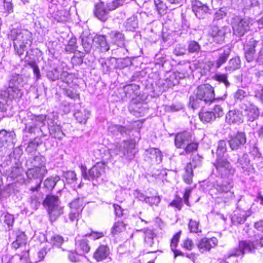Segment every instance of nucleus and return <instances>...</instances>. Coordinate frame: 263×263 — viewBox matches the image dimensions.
Here are the masks:
<instances>
[{"label":"nucleus","mask_w":263,"mask_h":263,"mask_svg":"<svg viewBox=\"0 0 263 263\" xmlns=\"http://www.w3.org/2000/svg\"><path fill=\"white\" fill-rule=\"evenodd\" d=\"M13 41L14 51L20 58L26 52L27 56L28 49L32 44V33L27 29L13 28L9 35Z\"/></svg>","instance_id":"nucleus-1"},{"label":"nucleus","mask_w":263,"mask_h":263,"mask_svg":"<svg viewBox=\"0 0 263 263\" xmlns=\"http://www.w3.org/2000/svg\"><path fill=\"white\" fill-rule=\"evenodd\" d=\"M214 88L206 84L198 87L195 96L190 98V105L193 109L203 107L204 104L211 103L214 100Z\"/></svg>","instance_id":"nucleus-2"},{"label":"nucleus","mask_w":263,"mask_h":263,"mask_svg":"<svg viewBox=\"0 0 263 263\" xmlns=\"http://www.w3.org/2000/svg\"><path fill=\"white\" fill-rule=\"evenodd\" d=\"M22 80L19 75L12 76L8 84V87L1 92V96L5 102H0L5 104L8 100H16L21 98L23 91L21 88L20 82ZM7 107V105H6Z\"/></svg>","instance_id":"nucleus-3"},{"label":"nucleus","mask_w":263,"mask_h":263,"mask_svg":"<svg viewBox=\"0 0 263 263\" xmlns=\"http://www.w3.org/2000/svg\"><path fill=\"white\" fill-rule=\"evenodd\" d=\"M32 163L34 167L29 169L26 172L27 178L30 180L42 178L47 173L45 166V158L41 155L35 156Z\"/></svg>","instance_id":"nucleus-4"},{"label":"nucleus","mask_w":263,"mask_h":263,"mask_svg":"<svg viewBox=\"0 0 263 263\" xmlns=\"http://www.w3.org/2000/svg\"><path fill=\"white\" fill-rule=\"evenodd\" d=\"M43 205L48 211L51 221L55 220L63 213V208L60 205L57 196H47L44 200Z\"/></svg>","instance_id":"nucleus-5"},{"label":"nucleus","mask_w":263,"mask_h":263,"mask_svg":"<svg viewBox=\"0 0 263 263\" xmlns=\"http://www.w3.org/2000/svg\"><path fill=\"white\" fill-rule=\"evenodd\" d=\"M135 147V142L133 140L123 141L119 145L116 146L115 148H110L109 153L111 156L113 155H120L127 159H132L135 156L133 151Z\"/></svg>","instance_id":"nucleus-6"},{"label":"nucleus","mask_w":263,"mask_h":263,"mask_svg":"<svg viewBox=\"0 0 263 263\" xmlns=\"http://www.w3.org/2000/svg\"><path fill=\"white\" fill-rule=\"evenodd\" d=\"M232 185L230 183L226 184L216 182L213 185V188L211 190V194L216 191V194L217 198H221L224 203L229 202L234 197L233 192L231 191Z\"/></svg>","instance_id":"nucleus-7"},{"label":"nucleus","mask_w":263,"mask_h":263,"mask_svg":"<svg viewBox=\"0 0 263 263\" xmlns=\"http://www.w3.org/2000/svg\"><path fill=\"white\" fill-rule=\"evenodd\" d=\"M253 23V20L250 18H234L232 24L234 34L238 36H243L249 30Z\"/></svg>","instance_id":"nucleus-8"},{"label":"nucleus","mask_w":263,"mask_h":263,"mask_svg":"<svg viewBox=\"0 0 263 263\" xmlns=\"http://www.w3.org/2000/svg\"><path fill=\"white\" fill-rule=\"evenodd\" d=\"M214 165L216 169L217 174L221 178H228L235 172V169L225 158L216 159Z\"/></svg>","instance_id":"nucleus-9"},{"label":"nucleus","mask_w":263,"mask_h":263,"mask_svg":"<svg viewBox=\"0 0 263 263\" xmlns=\"http://www.w3.org/2000/svg\"><path fill=\"white\" fill-rule=\"evenodd\" d=\"M105 166L104 163L98 162L89 170L88 173H87L86 167L81 166L82 176L84 179L87 180L98 178L105 172Z\"/></svg>","instance_id":"nucleus-10"},{"label":"nucleus","mask_w":263,"mask_h":263,"mask_svg":"<svg viewBox=\"0 0 263 263\" xmlns=\"http://www.w3.org/2000/svg\"><path fill=\"white\" fill-rule=\"evenodd\" d=\"M240 108L243 116L248 121L253 122L259 117V110L258 108L250 102L242 103Z\"/></svg>","instance_id":"nucleus-11"},{"label":"nucleus","mask_w":263,"mask_h":263,"mask_svg":"<svg viewBox=\"0 0 263 263\" xmlns=\"http://www.w3.org/2000/svg\"><path fill=\"white\" fill-rule=\"evenodd\" d=\"M28 118L30 122L26 123V128L28 129V132L33 133L37 128H41L45 125V122L46 119V116L40 115L36 116L32 114H28Z\"/></svg>","instance_id":"nucleus-12"},{"label":"nucleus","mask_w":263,"mask_h":263,"mask_svg":"<svg viewBox=\"0 0 263 263\" xmlns=\"http://www.w3.org/2000/svg\"><path fill=\"white\" fill-rule=\"evenodd\" d=\"M16 239L11 243L12 248L15 250L18 248H25V251L21 254V258H27L28 256V250L26 249L27 237L23 232L17 231L15 232Z\"/></svg>","instance_id":"nucleus-13"},{"label":"nucleus","mask_w":263,"mask_h":263,"mask_svg":"<svg viewBox=\"0 0 263 263\" xmlns=\"http://www.w3.org/2000/svg\"><path fill=\"white\" fill-rule=\"evenodd\" d=\"M192 9L196 16L199 19L204 18L210 11L209 7L206 4L197 0L192 2Z\"/></svg>","instance_id":"nucleus-14"},{"label":"nucleus","mask_w":263,"mask_h":263,"mask_svg":"<svg viewBox=\"0 0 263 263\" xmlns=\"http://www.w3.org/2000/svg\"><path fill=\"white\" fill-rule=\"evenodd\" d=\"M218 243V240L216 237L210 239L203 238L199 240L197 246L201 253L209 251L211 248L215 247Z\"/></svg>","instance_id":"nucleus-15"},{"label":"nucleus","mask_w":263,"mask_h":263,"mask_svg":"<svg viewBox=\"0 0 263 263\" xmlns=\"http://www.w3.org/2000/svg\"><path fill=\"white\" fill-rule=\"evenodd\" d=\"M246 142V136L243 133L238 132L229 141V145L232 150L237 149Z\"/></svg>","instance_id":"nucleus-16"},{"label":"nucleus","mask_w":263,"mask_h":263,"mask_svg":"<svg viewBox=\"0 0 263 263\" xmlns=\"http://www.w3.org/2000/svg\"><path fill=\"white\" fill-rule=\"evenodd\" d=\"M192 141L191 134L189 132L178 133L176 135L175 144L177 148H184L186 145Z\"/></svg>","instance_id":"nucleus-17"},{"label":"nucleus","mask_w":263,"mask_h":263,"mask_svg":"<svg viewBox=\"0 0 263 263\" xmlns=\"http://www.w3.org/2000/svg\"><path fill=\"white\" fill-rule=\"evenodd\" d=\"M15 134L13 132H7L5 130L0 132V147L7 148L13 145V138Z\"/></svg>","instance_id":"nucleus-18"},{"label":"nucleus","mask_w":263,"mask_h":263,"mask_svg":"<svg viewBox=\"0 0 263 263\" xmlns=\"http://www.w3.org/2000/svg\"><path fill=\"white\" fill-rule=\"evenodd\" d=\"M82 45L87 53L90 52L93 46L95 44V36L93 37L90 33L83 32L81 36Z\"/></svg>","instance_id":"nucleus-19"},{"label":"nucleus","mask_w":263,"mask_h":263,"mask_svg":"<svg viewBox=\"0 0 263 263\" xmlns=\"http://www.w3.org/2000/svg\"><path fill=\"white\" fill-rule=\"evenodd\" d=\"M209 34L213 37L214 42L220 43L224 40L226 29L223 27L219 28L217 26H213L211 27Z\"/></svg>","instance_id":"nucleus-20"},{"label":"nucleus","mask_w":263,"mask_h":263,"mask_svg":"<svg viewBox=\"0 0 263 263\" xmlns=\"http://www.w3.org/2000/svg\"><path fill=\"white\" fill-rule=\"evenodd\" d=\"M198 159L199 158L197 156ZM201 162L200 160H198L197 163L194 162V159H193L192 162L187 164L185 167V173L183 175V179L185 183L187 184H191L192 182V178L193 176V167L195 168L200 164Z\"/></svg>","instance_id":"nucleus-21"},{"label":"nucleus","mask_w":263,"mask_h":263,"mask_svg":"<svg viewBox=\"0 0 263 263\" xmlns=\"http://www.w3.org/2000/svg\"><path fill=\"white\" fill-rule=\"evenodd\" d=\"M255 249L254 245L249 241H241L239 245V250H236L231 255L240 256L246 253L251 252Z\"/></svg>","instance_id":"nucleus-22"},{"label":"nucleus","mask_w":263,"mask_h":263,"mask_svg":"<svg viewBox=\"0 0 263 263\" xmlns=\"http://www.w3.org/2000/svg\"><path fill=\"white\" fill-rule=\"evenodd\" d=\"M226 121L230 124H240L243 122L242 112L236 110H230L227 115Z\"/></svg>","instance_id":"nucleus-23"},{"label":"nucleus","mask_w":263,"mask_h":263,"mask_svg":"<svg viewBox=\"0 0 263 263\" xmlns=\"http://www.w3.org/2000/svg\"><path fill=\"white\" fill-rule=\"evenodd\" d=\"M111 42L119 47L124 45V36L123 34L117 30H111L108 33Z\"/></svg>","instance_id":"nucleus-24"},{"label":"nucleus","mask_w":263,"mask_h":263,"mask_svg":"<svg viewBox=\"0 0 263 263\" xmlns=\"http://www.w3.org/2000/svg\"><path fill=\"white\" fill-rule=\"evenodd\" d=\"M109 254V249L107 246L101 245L93 253V258L98 262L106 259Z\"/></svg>","instance_id":"nucleus-25"},{"label":"nucleus","mask_w":263,"mask_h":263,"mask_svg":"<svg viewBox=\"0 0 263 263\" xmlns=\"http://www.w3.org/2000/svg\"><path fill=\"white\" fill-rule=\"evenodd\" d=\"M256 44L257 42L252 39L249 41V43L245 46V58L249 62L252 61L254 58V55Z\"/></svg>","instance_id":"nucleus-26"},{"label":"nucleus","mask_w":263,"mask_h":263,"mask_svg":"<svg viewBox=\"0 0 263 263\" xmlns=\"http://www.w3.org/2000/svg\"><path fill=\"white\" fill-rule=\"evenodd\" d=\"M145 155L152 160V162L159 163L162 161V155L158 148H150L145 151Z\"/></svg>","instance_id":"nucleus-27"},{"label":"nucleus","mask_w":263,"mask_h":263,"mask_svg":"<svg viewBox=\"0 0 263 263\" xmlns=\"http://www.w3.org/2000/svg\"><path fill=\"white\" fill-rule=\"evenodd\" d=\"M230 53L231 50L229 48L224 49L222 52L219 53L217 59L213 62L212 66L216 69L219 68L227 61Z\"/></svg>","instance_id":"nucleus-28"},{"label":"nucleus","mask_w":263,"mask_h":263,"mask_svg":"<svg viewBox=\"0 0 263 263\" xmlns=\"http://www.w3.org/2000/svg\"><path fill=\"white\" fill-rule=\"evenodd\" d=\"M13 12L11 0H0V14L5 17Z\"/></svg>","instance_id":"nucleus-29"},{"label":"nucleus","mask_w":263,"mask_h":263,"mask_svg":"<svg viewBox=\"0 0 263 263\" xmlns=\"http://www.w3.org/2000/svg\"><path fill=\"white\" fill-rule=\"evenodd\" d=\"M95 43L94 47L100 48L102 52H106L109 49V45L107 44L104 35L95 36Z\"/></svg>","instance_id":"nucleus-30"},{"label":"nucleus","mask_w":263,"mask_h":263,"mask_svg":"<svg viewBox=\"0 0 263 263\" xmlns=\"http://www.w3.org/2000/svg\"><path fill=\"white\" fill-rule=\"evenodd\" d=\"M250 214V211H247L245 210L240 211V213L236 211L231 219L234 224H241L246 220L247 217H249Z\"/></svg>","instance_id":"nucleus-31"},{"label":"nucleus","mask_w":263,"mask_h":263,"mask_svg":"<svg viewBox=\"0 0 263 263\" xmlns=\"http://www.w3.org/2000/svg\"><path fill=\"white\" fill-rule=\"evenodd\" d=\"M95 14L98 19L103 22L107 18V11L104 9L102 3L96 5Z\"/></svg>","instance_id":"nucleus-32"},{"label":"nucleus","mask_w":263,"mask_h":263,"mask_svg":"<svg viewBox=\"0 0 263 263\" xmlns=\"http://www.w3.org/2000/svg\"><path fill=\"white\" fill-rule=\"evenodd\" d=\"M76 245V249L80 253H87L90 250V247L85 239H79L77 238Z\"/></svg>","instance_id":"nucleus-33"},{"label":"nucleus","mask_w":263,"mask_h":263,"mask_svg":"<svg viewBox=\"0 0 263 263\" xmlns=\"http://www.w3.org/2000/svg\"><path fill=\"white\" fill-rule=\"evenodd\" d=\"M76 120L82 124H85L90 116V111L87 109L78 110L74 115Z\"/></svg>","instance_id":"nucleus-34"},{"label":"nucleus","mask_w":263,"mask_h":263,"mask_svg":"<svg viewBox=\"0 0 263 263\" xmlns=\"http://www.w3.org/2000/svg\"><path fill=\"white\" fill-rule=\"evenodd\" d=\"M0 219L2 222L7 226L9 230L11 229L14 221V216L13 215L8 212H4L2 214Z\"/></svg>","instance_id":"nucleus-35"},{"label":"nucleus","mask_w":263,"mask_h":263,"mask_svg":"<svg viewBox=\"0 0 263 263\" xmlns=\"http://www.w3.org/2000/svg\"><path fill=\"white\" fill-rule=\"evenodd\" d=\"M60 180V178L58 176L48 177L44 181V187L48 190H52Z\"/></svg>","instance_id":"nucleus-36"},{"label":"nucleus","mask_w":263,"mask_h":263,"mask_svg":"<svg viewBox=\"0 0 263 263\" xmlns=\"http://www.w3.org/2000/svg\"><path fill=\"white\" fill-rule=\"evenodd\" d=\"M240 60L239 57H235L231 59L228 63V65L225 67L227 71H234L240 68Z\"/></svg>","instance_id":"nucleus-37"},{"label":"nucleus","mask_w":263,"mask_h":263,"mask_svg":"<svg viewBox=\"0 0 263 263\" xmlns=\"http://www.w3.org/2000/svg\"><path fill=\"white\" fill-rule=\"evenodd\" d=\"M70 207L72 211L82 212L84 208L83 200L80 198L74 200L70 203Z\"/></svg>","instance_id":"nucleus-38"},{"label":"nucleus","mask_w":263,"mask_h":263,"mask_svg":"<svg viewBox=\"0 0 263 263\" xmlns=\"http://www.w3.org/2000/svg\"><path fill=\"white\" fill-rule=\"evenodd\" d=\"M226 142L224 140H220L218 142L216 149L217 159L223 158V157L226 152Z\"/></svg>","instance_id":"nucleus-39"},{"label":"nucleus","mask_w":263,"mask_h":263,"mask_svg":"<svg viewBox=\"0 0 263 263\" xmlns=\"http://www.w3.org/2000/svg\"><path fill=\"white\" fill-rule=\"evenodd\" d=\"M199 118L203 122H210L215 119V115L212 111H202L199 113Z\"/></svg>","instance_id":"nucleus-40"},{"label":"nucleus","mask_w":263,"mask_h":263,"mask_svg":"<svg viewBox=\"0 0 263 263\" xmlns=\"http://www.w3.org/2000/svg\"><path fill=\"white\" fill-rule=\"evenodd\" d=\"M108 130L109 132L114 135L118 134V133L123 134L126 132V128L125 127L121 125L112 124L111 123L108 126Z\"/></svg>","instance_id":"nucleus-41"},{"label":"nucleus","mask_w":263,"mask_h":263,"mask_svg":"<svg viewBox=\"0 0 263 263\" xmlns=\"http://www.w3.org/2000/svg\"><path fill=\"white\" fill-rule=\"evenodd\" d=\"M49 129L50 135L55 138L61 139L64 135L61 128L59 125H53L50 127Z\"/></svg>","instance_id":"nucleus-42"},{"label":"nucleus","mask_w":263,"mask_h":263,"mask_svg":"<svg viewBox=\"0 0 263 263\" xmlns=\"http://www.w3.org/2000/svg\"><path fill=\"white\" fill-rule=\"evenodd\" d=\"M144 234V240L146 243L149 246H152L153 244V239L154 234L152 230L144 229L143 230Z\"/></svg>","instance_id":"nucleus-43"},{"label":"nucleus","mask_w":263,"mask_h":263,"mask_svg":"<svg viewBox=\"0 0 263 263\" xmlns=\"http://www.w3.org/2000/svg\"><path fill=\"white\" fill-rule=\"evenodd\" d=\"M22 173V169L17 167H13L6 171V174L11 178L14 179L19 176Z\"/></svg>","instance_id":"nucleus-44"},{"label":"nucleus","mask_w":263,"mask_h":263,"mask_svg":"<svg viewBox=\"0 0 263 263\" xmlns=\"http://www.w3.org/2000/svg\"><path fill=\"white\" fill-rule=\"evenodd\" d=\"M125 229V224L122 221H118L115 222L112 228V233L114 234H117Z\"/></svg>","instance_id":"nucleus-45"},{"label":"nucleus","mask_w":263,"mask_h":263,"mask_svg":"<svg viewBox=\"0 0 263 263\" xmlns=\"http://www.w3.org/2000/svg\"><path fill=\"white\" fill-rule=\"evenodd\" d=\"M181 232H179L176 233L172 238L171 243V247L172 251L174 252L176 255H179V251L175 250L177 243L178 242Z\"/></svg>","instance_id":"nucleus-46"},{"label":"nucleus","mask_w":263,"mask_h":263,"mask_svg":"<svg viewBox=\"0 0 263 263\" xmlns=\"http://www.w3.org/2000/svg\"><path fill=\"white\" fill-rule=\"evenodd\" d=\"M189 228L192 233H197L201 232V230L199 229V222L192 219L190 220Z\"/></svg>","instance_id":"nucleus-47"},{"label":"nucleus","mask_w":263,"mask_h":263,"mask_svg":"<svg viewBox=\"0 0 263 263\" xmlns=\"http://www.w3.org/2000/svg\"><path fill=\"white\" fill-rule=\"evenodd\" d=\"M237 163L239 166L242 168L247 167L249 164V159L247 154H243L238 159Z\"/></svg>","instance_id":"nucleus-48"},{"label":"nucleus","mask_w":263,"mask_h":263,"mask_svg":"<svg viewBox=\"0 0 263 263\" xmlns=\"http://www.w3.org/2000/svg\"><path fill=\"white\" fill-rule=\"evenodd\" d=\"M126 1V0H114L107 4V7L109 10H114L118 7L122 6Z\"/></svg>","instance_id":"nucleus-49"},{"label":"nucleus","mask_w":263,"mask_h":263,"mask_svg":"<svg viewBox=\"0 0 263 263\" xmlns=\"http://www.w3.org/2000/svg\"><path fill=\"white\" fill-rule=\"evenodd\" d=\"M155 4L159 14H162L165 12L166 6L162 1L155 0Z\"/></svg>","instance_id":"nucleus-50"},{"label":"nucleus","mask_w":263,"mask_h":263,"mask_svg":"<svg viewBox=\"0 0 263 263\" xmlns=\"http://www.w3.org/2000/svg\"><path fill=\"white\" fill-rule=\"evenodd\" d=\"M49 241L53 246L59 247L63 243L64 239L62 236L60 235H54L51 236Z\"/></svg>","instance_id":"nucleus-51"},{"label":"nucleus","mask_w":263,"mask_h":263,"mask_svg":"<svg viewBox=\"0 0 263 263\" xmlns=\"http://www.w3.org/2000/svg\"><path fill=\"white\" fill-rule=\"evenodd\" d=\"M187 49L190 52H197L200 49V46L195 41H191L189 43Z\"/></svg>","instance_id":"nucleus-52"},{"label":"nucleus","mask_w":263,"mask_h":263,"mask_svg":"<svg viewBox=\"0 0 263 263\" xmlns=\"http://www.w3.org/2000/svg\"><path fill=\"white\" fill-rule=\"evenodd\" d=\"M215 80L220 83H223L226 87L230 86V83L228 80L227 75L226 74H217L214 77Z\"/></svg>","instance_id":"nucleus-53"},{"label":"nucleus","mask_w":263,"mask_h":263,"mask_svg":"<svg viewBox=\"0 0 263 263\" xmlns=\"http://www.w3.org/2000/svg\"><path fill=\"white\" fill-rule=\"evenodd\" d=\"M64 177L68 183H71L77 180L76 174L73 171H67L65 173Z\"/></svg>","instance_id":"nucleus-54"},{"label":"nucleus","mask_w":263,"mask_h":263,"mask_svg":"<svg viewBox=\"0 0 263 263\" xmlns=\"http://www.w3.org/2000/svg\"><path fill=\"white\" fill-rule=\"evenodd\" d=\"M198 147V144L194 142H189L186 146L183 148L185 153L189 154L193 152L194 151L197 150Z\"/></svg>","instance_id":"nucleus-55"},{"label":"nucleus","mask_w":263,"mask_h":263,"mask_svg":"<svg viewBox=\"0 0 263 263\" xmlns=\"http://www.w3.org/2000/svg\"><path fill=\"white\" fill-rule=\"evenodd\" d=\"M248 96V93L245 90L239 89L234 93V97L235 100H242Z\"/></svg>","instance_id":"nucleus-56"},{"label":"nucleus","mask_w":263,"mask_h":263,"mask_svg":"<svg viewBox=\"0 0 263 263\" xmlns=\"http://www.w3.org/2000/svg\"><path fill=\"white\" fill-rule=\"evenodd\" d=\"M64 93L67 97L73 100L79 99V95L73 90L66 89L65 90Z\"/></svg>","instance_id":"nucleus-57"},{"label":"nucleus","mask_w":263,"mask_h":263,"mask_svg":"<svg viewBox=\"0 0 263 263\" xmlns=\"http://www.w3.org/2000/svg\"><path fill=\"white\" fill-rule=\"evenodd\" d=\"M138 86L135 84H130L124 87V91L126 95H130L132 93L138 89Z\"/></svg>","instance_id":"nucleus-58"},{"label":"nucleus","mask_w":263,"mask_h":263,"mask_svg":"<svg viewBox=\"0 0 263 263\" xmlns=\"http://www.w3.org/2000/svg\"><path fill=\"white\" fill-rule=\"evenodd\" d=\"M50 247L46 245L41 249L37 253V256L39 258V260H42L44 259V257L48 251L50 250Z\"/></svg>","instance_id":"nucleus-59"},{"label":"nucleus","mask_w":263,"mask_h":263,"mask_svg":"<svg viewBox=\"0 0 263 263\" xmlns=\"http://www.w3.org/2000/svg\"><path fill=\"white\" fill-rule=\"evenodd\" d=\"M160 202V199L159 196H154V197H147L146 199V203H149L151 205H158V204Z\"/></svg>","instance_id":"nucleus-60"},{"label":"nucleus","mask_w":263,"mask_h":263,"mask_svg":"<svg viewBox=\"0 0 263 263\" xmlns=\"http://www.w3.org/2000/svg\"><path fill=\"white\" fill-rule=\"evenodd\" d=\"M47 77L52 81H54L59 78V72L57 69H53L51 71L48 72Z\"/></svg>","instance_id":"nucleus-61"},{"label":"nucleus","mask_w":263,"mask_h":263,"mask_svg":"<svg viewBox=\"0 0 263 263\" xmlns=\"http://www.w3.org/2000/svg\"><path fill=\"white\" fill-rule=\"evenodd\" d=\"M169 206L175 207L179 211L181 210L182 206V199L180 198L174 200L169 204Z\"/></svg>","instance_id":"nucleus-62"},{"label":"nucleus","mask_w":263,"mask_h":263,"mask_svg":"<svg viewBox=\"0 0 263 263\" xmlns=\"http://www.w3.org/2000/svg\"><path fill=\"white\" fill-rule=\"evenodd\" d=\"M185 53V49L184 47L181 45H178L176 46L175 49L174 50V53L177 56L183 55Z\"/></svg>","instance_id":"nucleus-63"},{"label":"nucleus","mask_w":263,"mask_h":263,"mask_svg":"<svg viewBox=\"0 0 263 263\" xmlns=\"http://www.w3.org/2000/svg\"><path fill=\"white\" fill-rule=\"evenodd\" d=\"M226 15L225 10L223 8H220L214 14V19L219 20L222 18Z\"/></svg>","instance_id":"nucleus-64"}]
</instances>
